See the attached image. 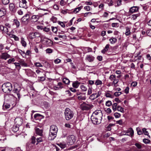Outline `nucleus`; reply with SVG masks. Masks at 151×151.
<instances>
[{
  "mask_svg": "<svg viewBox=\"0 0 151 151\" xmlns=\"http://www.w3.org/2000/svg\"><path fill=\"white\" fill-rule=\"evenodd\" d=\"M95 59V57L91 55H88L85 58V60L89 62H93Z\"/></svg>",
  "mask_w": 151,
  "mask_h": 151,
  "instance_id": "9b49d317",
  "label": "nucleus"
},
{
  "mask_svg": "<svg viewBox=\"0 0 151 151\" xmlns=\"http://www.w3.org/2000/svg\"><path fill=\"white\" fill-rule=\"evenodd\" d=\"M116 78V76L115 75L112 74L109 76V79L111 81L114 82Z\"/></svg>",
  "mask_w": 151,
  "mask_h": 151,
  "instance_id": "473e14b6",
  "label": "nucleus"
},
{
  "mask_svg": "<svg viewBox=\"0 0 151 151\" xmlns=\"http://www.w3.org/2000/svg\"><path fill=\"white\" fill-rule=\"evenodd\" d=\"M77 98L79 100H85L86 99V97L84 95H80L77 97Z\"/></svg>",
  "mask_w": 151,
  "mask_h": 151,
  "instance_id": "c85d7f7f",
  "label": "nucleus"
},
{
  "mask_svg": "<svg viewBox=\"0 0 151 151\" xmlns=\"http://www.w3.org/2000/svg\"><path fill=\"white\" fill-rule=\"evenodd\" d=\"M6 13V9L3 8L0 9V17L4 16Z\"/></svg>",
  "mask_w": 151,
  "mask_h": 151,
  "instance_id": "f3484780",
  "label": "nucleus"
},
{
  "mask_svg": "<svg viewBox=\"0 0 151 151\" xmlns=\"http://www.w3.org/2000/svg\"><path fill=\"white\" fill-rule=\"evenodd\" d=\"M105 105L106 106L109 107L112 105V103L111 101L109 100L106 102Z\"/></svg>",
  "mask_w": 151,
  "mask_h": 151,
  "instance_id": "a19ab883",
  "label": "nucleus"
},
{
  "mask_svg": "<svg viewBox=\"0 0 151 151\" xmlns=\"http://www.w3.org/2000/svg\"><path fill=\"white\" fill-rule=\"evenodd\" d=\"M20 90V89H18L17 88H15V87H14V90H13V91L14 93H19V91Z\"/></svg>",
  "mask_w": 151,
  "mask_h": 151,
  "instance_id": "e2e57ef3",
  "label": "nucleus"
},
{
  "mask_svg": "<svg viewBox=\"0 0 151 151\" xmlns=\"http://www.w3.org/2000/svg\"><path fill=\"white\" fill-rule=\"evenodd\" d=\"M45 51L47 53L50 54L52 52L53 50L50 48H47L46 50Z\"/></svg>",
  "mask_w": 151,
  "mask_h": 151,
  "instance_id": "09e8293b",
  "label": "nucleus"
},
{
  "mask_svg": "<svg viewBox=\"0 0 151 151\" xmlns=\"http://www.w3.org/2000/svg\"><path fill=\"white\" fill-rule=\"evenodd\" d=\"M41 41L43 44L47 46H50L52 44V41L45 37H42L41 38Z\"/></svg>",
  "mask_w": 151,
  "mask_h": 151,
  "instance_id": "39448f33",
  "label": "nucleus"
},
{
  "mask_svg": "<svg viewBox=\"0 0 151 151\" xmlns=\"http://www.w3.org/2000/svg\"><path fill=\"white\" fill-rule=\"evenodd\" d=\"M51 20L53 22V23H55L57 20V18L54 16H52L51 18Z\"/></svg>",
  "mask_w": 151,
  "mask_h": 151,
  "instance_id": "6e6d98bb",
  "label": "nucleus"
},
{
  "mask_svg": "<svg viewBox=\"0 0 151 151\" xmlns=\"http://www.w3.org/2000/svg\"><path fill=\"white\" fill-rule=\"evenodd\" d=\"M3 32L5 33H6L8 35V34L7 33V32H8V27L4 26V30H3Z\"/></svg>",
  "mask_w": 151,
  "mask_h": 151,
  "instance_id": "052dcab7",
  "label": "nucleus"
},
{
  "mask_svg": "<svg viewBox=\"0 0 151 151\" xmlns=\"http://www.w3.org/2000/svg\"><path fill=\"white\" fill-rule=\"evenodd\" d=\"M80 88L83 91H86L87 90V88L84 85H82L80 86Z\"/></svg>",
  "mask_w": 151,
  "mask_h": 151,
  "instance_id": "49530a36",
  "label": "nucleus"
},
{
  "mask_svg": "<svg viewBox=\"0 0 151 151\" xmlns=\"http://www.w3.org/2000/svg\"><path fill=\"white\" fill-rule=\"evenodd\" d=\"M119 81V80L118 79L116 78L114 81L112 82V84L114 85V86L116 87V84L118 83Z\"/></svg>",
  "mask_w": 151,
  "mask_h": 151,
  "instance_id": "37998d69",
  "label": "nucleus"
},
{
  "mask_svg": "<svg viewBox=\"0 0 151 151\" xmlns=\"http://www.w3.org/2000/svg\"><path fill=\"white\" fill-rule=\"evenodd\" d=\"M64 85L61 82H59L58 84L54 86V89L55 90H57L59 89H61L63 88Z\"/></svg>",
  "mask_w": 151,
  "mask_h": 151,
  "instance_id": "ddd939ff",
  "label": "nucleus"
},
{
  "mask_svg": "<svg viewBox=\"0 0 151 151\" xmlns=\"http://www.w3.org/2000/svg\"><path fill=\"white\" fill-rule=\"evenodd\" d=\"M42 115L40 114H35L34 116V118L35 120H39L40 119V117Z\"/></svg>",
  "mask_w": 151,
  "mask_h": 151,
  "instance_id": "5701e85b",
  "label": "nucleus"
},
{
  "mask_svg": "<svg viewBox=\"0 0 151 151\" xmlns=\"http://www.w3.org/2000/svg\"><path fill=\"white\" fill-rule=\"evenodd\" d=\"M26 73L29 76H31L35 73L30 69H27L26 70Z\"/></svg>",
  "mask_w": 151,
  "mask_h": 151,
  "instance_id": "aec40b11",
  "label": "nucleus"
},
{
  "mask_svg": "<svg viewBox=\"0 0 151 151\" xmlns=\"http://www.w3.org/2000/svg\"><path fill=\"white\" fill-rule=\"evenodd\" d=\"M121 92H116L114 93V95L116 96H118L122 94Z\"/></svg>",
  "mask_w": 151,
  "mask_h": 151,
  "instance_id": "680f3d73",
  "label": "nucleus"
},
{
  "mask_svg": "<svg viewBox=\"0 0 151 151\" xmlns=\"http://www.w3.org/2000/svg\"><path fill=\"white\" fill-rule=\"evenodd\" d=\"M36 133L37 134L41 137L43 136V130L42 129H40L39 128H36L35 129Z\"/></svg>",
  "mask_w": 151,
  "mask_h": 151,
  "instance_id": "4468645a",
  "label": "nucleus"
},
{
  "mask_svg": "<svg viewBox=\"0 0 151 151\" xmlns=\"http://www.w3.org/2000/svg\"><path fill=\"white\" fill-rule=\"evenodd\" d=\"M63 82L65 84H69L70 82L69 80L67 78H64L63 80Z\"/></svg>",
  "mask_w": 151,
  "mask_h": 151,
  "instance_id": "ea45409f",
  "label": "nucleus"
},
{
  "mask_svg": "<svg viewBox=\"0 0 151 151\" xmlns=\"http://www.w3.org/2000/svg\"><path fill=\"white\" fill-rule=\"evenodd\" d=\"M40 17V16L38 15H33L32 16L30 19L32 22H37Z\"/></svg>",
  "mask_w": 151,
  "mask_h": 151,
  "instance_id": "2eb2a0df",
  "label": "nucleus"
},
{
  "mask_svg": "<svg viewBox=\"0 0 151 151\" xmlns=\"http://www.w3.org/2000/svg\"><path fill=\"white\" fill-rule=\"evenodd\" d=\"M29 15L26 14L25 16H23L21 19V21L22 22H25L27 21V22L28 21L29 19Z\"/></svg>",
  "mask_w": 151,
  "mask_h": 151,
  "instance_id": "6ab92c4d",
  "label": "nucleus"
},
{
  "mask_svg": "<svg viewBox=\"0 0 151 151\" xmlns=\"http://www.w3.org/2000/svg\"><path fill=\"white\" fill-rule=\"evenodd\" d=\"M75 141V137L73 135H71L67 137V142L69 145H73Z\"/></svg>",
  "mask_w": 151,
  "mask_h": 151,
  "instance_id": "423d86ee",
  "label": "nucleus"
},
{
  "mask_svg": "<svg viewBox=\"0 0 151 151\" xmlns=\"http://www.w3.org/2000/svg\"><path fill=\"white\" fill-rule=\"evenodd\" d=\"M45 139L44 137H40L39 138H37L36 139V141L37 142V143L36 145H37L38 144V143L39 142H42L43 141V140Z\"/></svg>",
  "mask_w": 151,
  "mask_h": 151,
  "instance_id": "393cba45",
  "label": "nucleus"
},
{
  "mask_svg": "<svg viewBox=\"0 0 151 151\" xmlns=\"http://www.w3.org/2000/svg\"><path fill=\"white\" fill-rule=\"evenodd\" d=\"M81 109L83 110H88L90 108V105L86 103H83L81 106Z\"/></svg>",
  "mask_w": 151,
  "mask_h": 151,
  "instance_id": "9d476101",
  "label": "nucleus"
},
{
  "mask_svg": "<svg viewBox=\"0 0 151 151\" xmlns=\"http://www.w3.org/2000/svg\"><path fill=\"white\" fill-rule=\"evenodd\" d=\"M52 32L55 33H56L57 31V29L56 27H52Z\"/></svg>",
  "mask_w": 151,
  "mask_h": 151,
  "instance_id": "0e129e2a",
  "label": "nucleus"
},
{
  "mask_svg": "<svg viewBox=\"0 0 151 151\" xmlns=\"http://www.w3.org/2000/svg\"><path fill=\"white\" fill-rule=\"evenodd\" d=\"M147 35L149 36H151V29L147 30L146 32Z\"/></svg>",
  "mask_w": 151,
  "mask_h": 151,
  "instance_id": "774afa93",
  "label": "nucleus"
},
{
  "mask_svg": "<svg viewBox=\"0 0 151 151\" xmlns=\"http://www.w3.org/2000/svg\"><path fill=\"white\" fill-rule=\"evenodd\" d=\"M58 36L59 38H61L63 40H65L67 38V36L65 35H59Z\"/></svg>",
  "mask_w": 151,
  "mask_h": 151,
  "instance_id": "de8ad7c7",
  "label": "nucleus"
},
{
  "mask_svg": "<svg viewBox=\"0 0 151 151\" xmlns=\"http://www.w3.org/2000/svg\"><path fill=\"white\" fill-rule=\"evenodd\" d=\"M95 84L96 86L101 85L102 84V82L101 81L97 80L96 81Z\"/></svg>",
  "mask_w": 151,
  "mask_h": 151,
  "instance_id": "c03bdc74",
  "label": "nucleus"
},
{
  "mask_svg": "<svg viewBox=\"0 0 151 151\" xmlns=\"http://www.w3.org/2000/svg\"><path fill=\"white\" fill-rule=\"evenodd\" d=\"M40 36V34L39 32H31L29 35V38L32 39L35 37H39Z\"/></svg>",
  "mask_w": 151,
  "mask_h": 151,
  "instance_id": "0eeeda50",
  "label": "nucleus"
},
{
  "mask_svg": "<svg viewBox=\"0 0 151 151\" xmlns=\"http://www.w3.org/2000/svg\"><path fill=\"white\" fill-rule=\"evenodd\" d=\"M21 43L22 45L24 47H26L27 46L26 42L24 41V39L23 37H21Z\"/></svg>",
  "mask_w": 151,
  "mask_h": 151,
  "instance_id": "bb28decb",
  "label": "nucleus"
},
{
  "mask_svg": "<svg viewBox=\"0 0 151 151\" xmlns=\"http://www.w3.org/2000/svg\"><path fill=\"white\" fill-rule=\"evenodd\" d=\"M84 50L86 52H89L92 51V49L89 47H86L84 48Z\"/></svg>",
  "mask_w": 151,
  "mask_h": 151,
  "instance_id": "4c0bfd02",
  "label": "nucleus"
},
{
  "mask_svg": "<svg viewBox=\"0 0 151 151\" xmlns=\"http://www.w3.org/2000/svg\"><path fill=\"white\" fill-rule=\"evenodd\" d=\"M9 10L13 12H15L17 9V7L15 6L14 4L12 3H10L9 5Z\"/></svg>",
  "mask_w": 151,
  "mask_h": 151,
  "instance_id": "1a4fd4ad",
  "label": "nucleus"
},
{
  "mask_svg": "<svg viewBox=\"0 0 151 151\" xmlns=\"http://www.w3.org/2000/svg\"><path fill=\"white\" fill-rule=\"evenodd\" d=\"M95 119H96L94 118V119H94L93 120V119H92V116H91V119L93 124H100L101 123V120H100L99 121V120L98 119V118H96Z\"/></svg>",
  "mask_w": 151,
  "mask_h": 151,
  "instance_id": "a211bd4d",
  "label": "nucleus"
},
{
  "mask_svg": "<svg viewBox=\"0 0 151 151\" xmlns=\"http://www.w3.org/2000/svg\"><path fill=\"white\" fill-rule=\"evenodd\" d=\"M80 83L77 81H75L73 83V86L75 88H77L79 86Z\"/></svg>",
  "mask_w": 151,
  "mask_h": 151,
  "instance_id": "a878e982",
  "label": "nucleus"
},
{
  "mask_svg": "<svg viewBox=\"0 0 151 151\" xmlns=\"http://www.w3.org/2000/svg\"><path fill=\"white\" fill-rule=\"evenodd\" d=\"M127 133H129L127 135L132 136L134 134V131L132 128H130L128 130Z\"/></svg>",
  "mask_w": 151,
  "mask_h": 151,
  "instance_id": "412c9836",
  "label": "nucleus"
},
{
  "mask_svg": "<svg viewBox=\"0 0 151 151\" xmlns=\"http://www.w3.org/2000/svg\"><path fill=\"white\" fill-rule=\"evenodd\" d=\"M102 114L101 111L100 110H98L96 111L92 114L91 116H92V119L93 120V119H96V118H98V119L100 121V120H101L102 118Z\"/></svg>",
  "mask_w": 151,
  "mask_h": 151,
  "instance_id": "20e7f679",
  "label": "nucleus"
},
{
  "mask_svg": "<svg viewBox=\"0 0 151 151\" xmlns=\"http://www.w3.org/2000/svg\"><path fill=\"white\" fill-rule=\"evenodd\" d=\"M2 90L5 93H8L11 92L12 89V84L9 82L3 84L2 86Z\"/></svg>",
  "mask_w": 151,
  "mask_h": 151,
  "instance_id": "f03ea898",
  "label": "nucleus"
},
{
  "mask_svg": "<svg viewBox=\"0 0 151 151\" xmlns=\"http://www.w3.org/2000/svg\"><path fill=\"white\" fill-rule=\"evenodd\" d=\"M139 8L137 6H134L130 8L129 12L132 13L137 12L139 10Z\"/></svg>",
  "mask_w": 151,
  "mask_h": 151,
  "instance_id": "dca6fc26",
  "label": "nucleus"
},
{
  "mask_svg": "<svg viewBox=\"0 0 151 151\" xmlns=\"http://www.w3.org/2000/svg\"><path fill=\"white\" fill-rule=\"evenodd\" d=\"M92 13L91 12H88L84 14V17H87L88 16H90L92 14Z\"/></svg>",
  "mask_w": 151,
  "mask_h": 151,
  "instance_id": "338daca9",
  "label": "nucleus"
},
{
  "mask_svg": "<svg viewBox=\"0 0 151 151\" xmlns=\"http://www.w3.org/2000/svg\"><path fill=\"white\" fill-rule=\"evenodd\" d=\"M20 65H21L22 66L26 67L27 66V64L22 59L19 60V61Z\"/></svg>",
  "mask_w": 151,
  "mask_h": 151,
  "instance_id": "4be33fe9",
  "label": "nucleus"
},
{
  "mask_svg": "<svg viewBox=\"0 0 151 151\" xmlns=\"http://www.w3.org/2000/svg\"><path fill=\"white\" fill-rule=\"evenodd\" d=\"M65 117L67 120L71 119L73 116L74 113L73 111L68 108H66L64 112Z\"/></svg>",
  "mask_w": 151,
  "mask_h": 151,
  "instance_id": "7ed1b4c3",
  "label": "nucleus"
},
{
  "mask_svg": "<svg viewBox=\"0 0 151 151\" xmlns=\"http://www.w3.org/2000/svg\"><path fill=\"white\" fill-rule=\"evenodd\" d=\"M117 39L116 38L111 37V38L109 39V41L111 44H114L117 41Z\"/></svg>",
  "mask_w": 151,
  "mask_h": 151,
  "instance_id": "c756f323",
  "label": "nucleus"
},
{
  "mask_svg": "<svg viewBox=\"0 0 151 151\" xmlns=\"http://www.w3.org/2000/svg\"><path fill=\"white\" fill-rule=\"evenodd\" d=\"M112 109L114 111H116L117 110V103H114L113 104H112Z\"/></svg>",
  "mask_w": 151,
  "mask_h": 151,
  "instance_id": "2f4dec72",
  "label": "nucleus"
},
{
  "mask_svg": "<svg viewBox=\"0 0 151 151\" xmlns=\"http://www.w3.org/2000/svg\"><path fill=\"white\" fill-rule=\"evenodd\" d=\"M34 144L30 142L27 143V146L29 149L31 150L32 149Z\"/></svg>",
  "mask_w": 151,
  "mask_h": 151,
  "instance_id": "cd10ccee",
  "label": "nucleus"
},
{
  "mask_svg": "<svg viewBox=\"0 0 151 151\" xmlns=\"http://www.w3.org/2000/svg\"><path fill=\"white\" fill-rule=\"evenodd\" d=\"M96 93H93L90 96V98L92 100H94L97 98V96H96Z\"/></svg>",
  "mask_w": 151,
  "mask_h": 151,
  "instance_id": "e433bc0d",
  "label": "nucleus"
},
{
  "mask_svg": "<svg viewBox=\"0 0 151 151\" xmlns=\"http://www.w3.org/2000/svg\"><path fill=\"white\" fill-rule=\"evenodd\" d=\"M13 24L16 26L17 27H18L20 25L19 22L17 19H14V20Z\"/></svg>",
  "mask_w": 151,
  "mask_h": 151,
  "instance_id": "72a5a7b5",
  "label": "nucleus"
},
{
  "mask_svg": "<svg viewBox=\"0 0 151 151\" xmlns=\"http://www.w3.org/2000/svg\"><path fill=\"white\" fill-rule=\"evenodd\" d=\"M13 63L15 65L16 68H18L19 69L21 68V66L19 63Z\"/></svg>",
  "mask_w": 151,
  "mask_h": 151,
  "instance_id": "79ce46f5",
  "label": "nucleus"
},
{
  "mask_svg": "<svg viewBox=\"0 0 151 151\" xmlns=\"http://www.w3.org/2000/svg\"><path fill=\"white\" fill-rule=\"evenodd\" d=\"M84 9L85 10L87 11H89L90 10H92V8L89 6H85L84 7Z\"/></svg>",
  "mask_w": 151,
  "mask_h": 151,
  "instance_id": "5fc2aeb1",
  "label": "nucleus"
},
{
  "mask_svg": "<svg viewBox=\"0 0 151 151\" xmlns=\"http://www.w3.org/2000/svg\"><path fill=\"white\" fill-rule=\"evenodd\" d=\"M114 116L116 118H119L121 116V114L117 112H116L114 113Z\"/></svg>",
  "mask_w": 151,
  "mask_h": 151,
  "instance_id": "bf43d9fd",
  "label": "nucleus"
},
{
  "mask_svg": "<svg viewBox=\"0 0 151 151\" xmlns=\"http://www.w3.org/2000/svg\"><path fill=\"white\" fill-rule=\"evenodd\" d=\"M58 24L60 25L61 26L63 27H65V25L63 22L58 21Z\"/></svg>",
  "mask_w": 151,
  "mask_h": 151,
  "instance_id": "69168bd1",
  "label": "nucleus"
},
{
  "mask_svg": "<svg viewBox=\"0 0 151 151\" xmlns=\"http://www.w3.org/2000/svg\"><path fill=\"white\" fill-rule=\"evenodd\" d=\"M82 8L80 6L75 8L73 10V12L75 13H77Z\"/></svg>",
  "mask_w": 151,
  "mask_h": 151,
  "instance_id": "58836bf2",
  "label": "nucleus"
},
{
  "mask_svg": "<svg viewBox=\"0 0 151 151\" xmlns=\"http://www.w3.org/2000/svg\"><path fill=\"white\" fill-rule=\"evenodd\" d=\"M142 131L143 133L145 135H148L149 134V133L146 130V129L144 128L142 129Z\"/></svg>",
  "mask_w": 151,
  "mask_h": 151,
  "instance_id": "8fccbe9b",
  "label": "nucleus"
},
{
  "mask_svg": "<svg viewBox=\"0 0 151 151\" xmlns=\"http://www.w3.org/2000/svg\"><path fill=\"white\" fill-rule=\"evenodd\" d=\"M22 2L23 5V7L24 8H26V4L27 3V2L26 1V0H22Z\"/></svg>",
  "mask_w": 151,
  "mask_h": 151,
  "instance_id": "3c124183",
  "label": "nucleus"
},
{
  "mask_svg": "<svg viewBox=\"0 0 151 151\" xmlns=\"http://www.w3.org/2000/svg\"><path fill=\"white\" fill-rule=\"evenodd\" d=\"M0 57L1 59L6 60L7 58H10L11 56L7 53L4 52L1 54Z\"/></svg>",
  "mask_w": 151,
  "mask_h": 151,
  "instance_id": "f8f14e48",
  "label": "nucleus"
},
{
  "mask_svg": "<svg viewBox=\"0 0 151 151\" xmlns=\"http://www.w3.org/2000/svg\"><path fill=\"white\" fill-rule=\"evenodd\" d=\"M117 110L123 113L124 112V109L120 106H117Z\"/></svg>",
  "mask_w": 151,
  "mask_h": 151,
  "instance_id": "c9c22d12",
  "label": "nucleus"
},
{
  "mask_svg": "<svg viewBox=\"0 0 151 151\" xmlns=\"http://www.w3.org/2000/svg\"><path fill=\"white\" fill-rule=\"evenodd\" d=\"M36 137L34 136H32L31 137L30 139V142L32 143L35 144L36 142Z\"/></svg>",
  "mask_w": 151,
  "mask_h": 151,
  "instance_id": "7c9ffc66",
  "label": "nucleus"
},
{
  "mask_svg": "<svg viewBox=\"0 0 151 151\" xmlns=\"http://www.w3.org/2000/svg\"><path fill=\"white\" fill-rule=\"evenodd\" d=\"M2 3L4 5H6L9 2V0H1Z\"/></svg>",
  "mask_w": 151,
  "mask_h": 151,
  "instance_id": "603ef678",
  "label": "nucleus"
},
{
  "mask_svg": "<svg viewBox=\"0 0 151 151\" xmlns=\"http://www.w3.org/2000/svg\"><path fill=\"white\" fill-rule=\"evenodd\" d=\"M15 61V59L14 58H11L9 59L7 61V63L8 64H10L12 62H14Z\"/></svg>",
  "mask_w": 151,
  "mask_h": 151,
  "instance_id": "a18cd8bd",
  "label": "nucleus"
},
{
  "mask_svg": "<svg viewBox=\"0 0 151 151\" xmlns=\"http://www.w3.org/2000/svg\"><path fill=\"white\" fill-rule=\"evenodd\" d=\"M136 130L137 131V133L138 135H140L142 134V132L139 128H136Z\"/></svg>",
  "mask_w": 151,
  "mask_h": 151,
  "instance_id": "4d7b16f0",
  "label": "nucleus"
},
{
  "mask_svg": "<svg viewBox=\"0 0 151 151\" xmlns=\"http://www.w3.org/2000/svg\"><path fill=\"white\" fill-rule=\"evenodd\" d=\"M126 32L125 34L126 36L129 35L130 34V29L128 27H125Z\"/></svg>",
  "mask_w": 151,
  "mask_h": 151,
  "instance_id": "b1692460",
  "label": "nucleus"
},
{
  "mask_svg": "<svg viewBox=\"0 0 151 151\" xmlns=\"http://www.w3.org/2000/svg\"><path fill=\"white\" fill-rule=\"evenodd\" d=\"M139 16V14H133L132 16V18L133 19V20H135L137 19V17Z\"/></svg>",
  "mask_w": 151,
  "mask_h": 151,
  "instance_id": "864d4df0",
  "label": "nucleus"
},
{
  "mask_svg": "<svg viewBox=\"0 0 151 151\" xmlns=\"http://www.w3.org/2000/svg\"><path fill=\"white\" fill-rule=\"evenodd\" d=\"M35 65L37 67H42L43 66L40 63H35Z\"/></svg>",
  "mask_w": 151,
  "mask_h": 151,
  "instance_id": "13d9d810",
  "label": "nucleus"
},
{
  "mask_svg": "<svg viewBox=\"0 0 151 151\" xmlns=\"http://www.w3.org/2000/svg\"><path fill=\"white\" fill-rule=\"evenodd\" d=\"M58 131L57 127L54 125H52L50 127L48 139L49 140H53L56 137Z\"/></svg>",
  "mask_w": 151,
  "mask_h": 151,
  "instance_id": "f257e3e1",
  "label": "nucleus"
},
{
  "mask_svg": "<svg viewBox=\"0 0 151 151\" xmlns=\"http://www.w3.org/2000/svg\"><path fill=\"white\" fill-rule=\"evenodd\" d=\"M19 126H18L17 125L15 126H14L12 128L13 131L14 132H17L19 130Z\"/></svg>",
  "mask_w": 151,
  "mask_h": 151,
  "instance_id": "f704fd0d",
  "label": "nucleus"
},
{
  "mask_svg": "<svg viewBox=\"0 0 151 151\" xmlns=\"http://www.w3.org/2000/svg\"><path fill=\"white\" fill-rule=\"evenodd\" d=\"M14 121L17 125L19 126L22 125L23 122V119L21 117H17L15 119Z\"/></svg>",
  "mask_w": 151,
  "mask_h": 151,
  "instance_id": "6e6552de",
  "label": "nucleus"
}]
</instances>
